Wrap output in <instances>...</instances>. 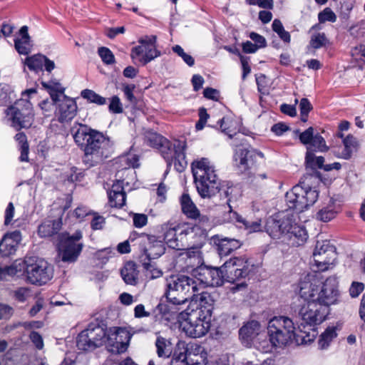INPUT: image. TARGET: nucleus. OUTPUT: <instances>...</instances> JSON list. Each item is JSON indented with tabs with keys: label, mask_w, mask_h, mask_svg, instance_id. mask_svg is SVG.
<instances>
[{
	"label": "nucleus",
	"mask_w": 365,
	"mask_h": 365,
	"mask_svg": "<svg viewBox=\"0 0 365 365\" xmlns=\"http://www.w3.org/2000/svg\"><path fill=\"white\" fill-rule=\"evenodd\" d=\"M58 120L60 123H68L73 120L77 114L78 106L76 98L63 95V99L58 106Z\"/></svg>",
	"instance_id": "dca6fc26"
},
{
	"label": "nucleus",
	"mask_w": 365,
	"mask_h": 365,
	"mask_svg": "<svg viewBox=\"0 0 365 365\" xmlns=\"http://www.w3.org/2000/svg\"><path fill=\"white\" fill-rule=\"evenodd\" d=\"M138 272L133 262H127L120 270V275L125 284L135 285L138 283Z\"/></svg>",
	"instance_id": "c85d7f7f"
},
{
	"label": "nucleus",
	"mask_w": 365,
	"mask_h": 365,
	"mask_svg": "<svg viewBox=\"0 0 365 365\" xmlns=\"http://www.w3.org/2000/svg\"><path fill=\"white\" fill-rule=\"evenodd\" d=\"M171 343L163 336H158L155 341L157 354L160 358L170 359L172 355Z\"/></svg>",
	"instance_id": "f704fd0d"
},
{
	"label": "nucleus",
	"mask_w": 365,
	"mask_h": 365,
	"mask_svg": "<svg viewBox=\"0 0 365 365\" xmlns=\"http://www.w3.org/2000/svg\"><path fill=\"white\" fill-rule=\"evenodd\" d=\"M139 241L140 242L138 260L142 265L150 267V262L165 253V243L154 235L143 236Z\"/></svg>",
	"instance_id": "f8f14e48"
},
{
	"label": "nucleus",
	"mask_w": 365,
	"mask_h": 365,
	"mask_svg": "<svg viewBox=\"0 0 365 365\" xmlns=\"http://www.w3.org/2000/svg\"><path fill=\"white\" fill-rule=\"evenodd\" d=\"M310 170L311 173H307L301 179L299 182H304V184H307L310 190H318L317 186L312 185V180H317L318 182H322L324 183H326L327 180L323 177L322 174L318 170L317 168L310 169Z\"/></svg>",
	"instance_id": "4c0bfd02"
},
{
	"label": "nucleus",
	"mask_w": 365,
	"mask_h": 365,
	"mask_svg": "<svg viewBox=\"0 0 365 365\" xmlns=\"http://www.w3.org/2000/svg\"><path fill=\"white\" fill-rule=\"evenodd\" d=\"M11 92L8 85L0 83V104L4 105L11 99Z\"/></svg>",
	"instance_id": "4d7b16f0"
},
{
	"label": "nucleus",
	"mask_w": 365,
	"mask_h": 365,
	"mask_svg": "<svg viewBox=\"0 0 365 365\" xmlns=\"http://www.w3.org/2000/svg\"><path fill=\"white\" fill-rule=\"evenodd\" d=\"M230 199L227 200L229 207V218L238 229L244 230L247 234L262 232L261 220L249 221L236 211H234L230 205Z\"/></svg>",
	"instance_id": "2eb2a0df"
},
{
	"label": "nucleus",
	"mask_w": 365,
	"mask_h": 365,
	"mask_svg": "<svg viewBox=\"0 0 365 365\" xmlns=\"http://www.w3.org/2000/svg\"><path fill=\"white\" fill-rule=\"evenodd\" d=\"M84 177V175L82 172H81L77 168L73 167L71 169V173L69 175H67L66 180L69 182H81Z\"/></svg>",
	"instance_id": "bf43d9fd"
},
{
	"label": "nucleus",
	"mask_w": 365,
	"mask_h": 365,
	"mask_svg": "<svg viewBox=\"0 0 365 365\" xmlns=\"http://www.w3.org/2000/svg\"><path fill=\"white\" fill-rule=\"evenodd\" d=\"M214 300L206 292L200 294L198 303H190L185 309L178 312V322L187 336L200 338L210 329Z\"/></svg>",
	"instance_id": "423d86ee"
},
{
	"label": "nucleus",
	"mask_w": 365,
	"mask_h": 365,
	"mask_svg": "<svg viewBox=\"0 0 365 365\" xmlns=\"http://www.w3.org/2000/svg\"><path fill=\"white\" fill-rule=\"evenodd\" d=\"M26 280L31 284L42 286L48 282L53 277V269L46 260L37 259L34 263L29 264L24 257V274Z\"/></svg>",
	"instance_id": "9b49d317"
},
{
	"label": "nucleus",
	"mask_w": 365,
	"mask_h": 365,
	"mask_svg": "<svg viewBox=\"0 0 365 365\" xmlns=\"http://www.w3.org/2000/svg\"><path fill=\"white\" fill-rule=\"evenodd\" d=\"M135 88V86L134 84H125L123 89L125 97L132 103H135L137 101L136 97L133 94Z\"/></svg>",
	"instance_id": "e2e57ef3"
},
{
	"label": "nucleus",
	"mask_w": 365,
	"mask_h": 365,
	"mask_svg": "<svg viewBox=\"0 0 365 365\" xmlns=\"http://www.w3.org/2000/svg\"><path fill=\"white\" fill-rule=\"evenodd\" d=\"M297 103L298 100L295 99L294 105L282 103L280 106V111L289 117H295L297 115V109L295 105Z\"/></svg>",
	"instance_id": "680f3d73"
},
{
	"label": "nucleus",
	"mask_w": 365,
	"mask_h": 365,
	"mask_svg": "<svg viewBox=\"0 0 365 365\" xmlns=\"http://www.w3.org/2000/svg\"><path fill=\"white\" fill-rule=\"evenodd\" d=\"M192 172L197 192L201 197H211L217 193L225 198L230 195L231 186L221 182L216 174L215 167L207 158H202L192 162Z\"/></svg>",
	"instance_id": "0eeeda50"
},
{
	"label": "nucleus",
	"mask_w": 365,
	"mask_h": 365,
	"mask_svg": "<svg viewBox=\"0 0 365 365\" xmlns=\"http://www.w3.org/2000/svg\"><path fill=\"white\" fill-rule=\"evenodd\" d=\"M45 61L44 55L41 53H37L32 56L26 57L24 59V66H27L28 68L36 72L43 71V61Z\"/></svg>",
	"instance_id": "58836bf2"
},
{
	"label": "nucleus",
	"mask_w": 365,
	"mask_h": 365,
	"mask_svg": "<svg viewBox=\"0 0 365 365\" xmlns=\"http://www.w3.org/2000/svg\"><path fill=\"white\" fill-rule=\"evenodd\" d=\"M172 50L174 53H175L178 56L181 57L183 61L190 67H192L195 65V59L194 58L185 53L184 49L180 45H175L173 46Z\"/></svg>",
	"instance_id": "de8ad7c7"
},
{
	"label": "nucleus",
	"mask_w": 365,
	"mask_h": 365,
	"mask_svg": "<svg viewBox=\"0 0 365 365\" xmlns=\"http://www.w3.org/2000/svg\"><path fill=\"white\" fill-rule=\"evenodd\" d=\"M337 212L333 206H326L317 212V219L324 222L333 220L336 216Z\"/></svg>",
	"instance_id": "79ce46f5"
},
{
	"label": "nucleus",
	"mask_w": 365,
	"mask_h": 365,
	"mask_svg": "<svg viewBox=\"0 0 365 365\" xmlns=\"http://www.w3.org/2000/svg\"><path fill=\"white\" fill-rule=\"evenodd\" d=\"M180 205L182 213L188 218L196 220L200 216V211L193 203L189 194L183 193L180 197Z\"/></svg>",
	"instance_id": "bb28decb"
},
{
	"label": "nucleus",
	"mask_w": 365,
	"mask_h": 365,
	"mask_svg": "<svg viewBox=\"0 0 365 365\" xmlns=\"http://www.w3.org/2000/svg\"><path fill=\"white\" fill-rule=\"evenodd\" d=\"M249 37L255 42L254 44L258 46V48L267 46V41L263 36L252 31L250 34Z\"/></svg>",
	"instance_id": "69168bd1"
},
{
	"label": "nucleus",
	"mask_w": 365,
	"mask_h": 365,
	"mask_svg": "<svg viewBox=\"0 0 365 365\" xmlns=\"http://www.w3.org/2000/svg\"><path fill=\"white\" fill-rule=\"evenodd\" d=\"M105 223V218L103 216L95 213V216L91 222V227L93 230H102Z\"/></svg>",
	"instance_id": "0e129e2a"
},
{
	"label": "nucleus",
	"mask_w": 365,
	"mask_h": 365,
	"mask_svg": "<svg viewBox=\"0 0 365 365\" xmlns=\"http://www.w3.org/2000/svg\"><path fill=\"white\" fill-rule=\"evenodd\" d=\"M214 242L221 257L229 255L242 245V242L239 240L230 237L219 238L218 236L214 238Z\"/></svg>",
	"instance_id": "5701e85b"
},
{
	"label": "nucleus",
	"mask_w": 365,
	"mask_h": 365,
	"mask_svg": "<svg viewBox=\"0 0 365 365\" xmlns=\"http://www.w3.org/2000/svg\"><path fill=\"white\" fill-rule=\"evenodd\" d=\"M76 346L78 349L81 351H88L96 349L89 336L88 327L78 334L76 337Z\"/></svg>",
	"instance_id": "72a5a7b5"
},
{
	"label": "nucleus",
	"mask_w": 365,
	"mask_h": 365,
	"mask_svg": "<svg viewBox=\"0 0 365 365\" xmlns=\"http://www.w3.org/2000/svg\"><path fill=\"white\" fill-rule=\"evenodd\" d=\"M336 336V327L334 326L328 327L319 336L318 340L319 348L322 350L327 349Z\"/></svg>",
	"instance_id": "473e14b6"
},
{
	"label": "nucleus",
	"mask_w": 365,
	"mask_h": 365,
	"mask_svg": "<svg viewBox=\"0 0 365 365\" xmlns=\"http://www.w3.org/2000/svg\"><path fill=\"white\" fill-rule=\"evenodd\" d=\"M29 338L36 349L41 350L43 348V339L42 336L36 331H31Z\"/></svg>",
	"instance_id": "5fc2aeb1"
},
{
	"label": "nucleus",
	"mask_w": 365,
	"mask_h": 365,
	"mask_svg": "<svg viewBox=\"0 0 365 365\" xmlns=\"http://www.w3.org/2000/svg\"><path fill=\"white\" fill-rule=\"evenodd\" d=\"M314 135L313 127H309L299 135V141L306 146L312 143V140Z\"/></svg>",
	"instance_id": "864d4df0"
},
{
	"label": "nucleus",
	"mask_w": 365,
	"mask_h": 365,
	"mask_svg": "<svg viewBox=\"0 0 365 365\" xmlns=\"http://www.w3.org/2000/svg\"><path fill=\"white\" fill-rule=\"evenodd\" d=\"M256 84L257 86V91L262 96H267L269 94V90L266 85V76L260 74L256 77Z\"/></svg>",
	"instance_id": "603ef678"
},
{
	"label": "nucleus",
	"mask_w": 365,
	"mask_h": 365,
	"mask_svg": "<svg viewBox=\"0 0 365 365\" xmlns=\"http://www.w3.org/2000/svg\"><path fill=\"white\" fill-rule=\"evenodd\" d=\"M139 45L131 48L130 57L133 61L144 54L153 47H156L157 36L155 35H145L138 40Z\"/></svg>",
	"instance_id": "4be33fe9"
},
{
	"label": "nucleus",
	"mask_w": 365,
	"mask_h": 365,
	"mask_svg": "<svg viewBox=\"0 0 365 365\" xmlns=\"http://www.w3.org/2000/svg\"><path fill=\"white\" fill-rule=\"evenodd\" d=\"M329 44V40L324 33H317L312 35L309 41L310 46L314 49L325 47Z\"/></svg>",
	"instance_id": "37998d69"
},
{
	"label": "nucleus",
	"mask_w": 365,
	"mask_h": 365,
	"mask_svg": "<svg viewBox=\"0 0 365 365\" xmlns=\"http://www.w3.org/2000/svg\"><path fill=\"white\" fill-rule=\"evenodd\" d=\"M331 249L329 241H317L313 252L314 256L321 255Z\"/></svg>",
	"instance_id": "13d9d810"
},
{
	"label": "nucleus",
	"mask_w": 365,
	"mask_h": 365,
	"mask_svg": "<svg viewBox=\"0 0 365 365\" xmlns=\"http://www.w3.org/2000/svg\"><path fill=\"white\" fill-rule=\"evenodd\" d=\"M299 315L300 322L295 324L287 316H275L267 324V336L272 347L283 348L291 344H308L318 335V327L306 324L303 319L302 308Z\"/></svg>",
	"instance_id": "7ed1b4c3"
},
{
	"label": "nucleus",
	"mask_w": 365,
	"mask_h": 365,
	"mask_svg": "<svg viewBox=\"0 0 365 365\" xmlns=\"http://www.w3.org/2000/svg\"><path fill=\"white\" fill-rule=\"evenodd\" d=\"M145 140L149 146L157 149L163 158L170 157L174 143L168 138L152 130H149L145 133Z\"/></svg>",
	"instance_id": "4468645a"
},
{
	"label": "nucleus",
	"mask_w": 365,
	"mask_h": 365,
	"mask_svg": "<svg viewBox=\"0 0 365 365\" xmlns=\"http://www.w3.org/2000/svg\"><path fill=\"white\" fill-rule=\"evenodd\" d=\"M21 241V233L19 230L7 233L0 242V253L4 257L15 254Z\"/></svg>",
	"instance_id": "aec40b11"
},
{
	"label": "nucleus",
	"mask_w": 365,
	"mask_h": 365,
	"mask_svg": "<svg viewBox=\"0 0 365 365\" xmlns=\"http://www.w3.org/2000/svg\"><path fill=\"white\" fill-rule=\"evenodd\" d=\"M71 133L76 144L84 152L83 163L91 168L101 163L113 153L110 138L88 125L75 123Z\"/></svg>",
	"instance_id": "39448f33"
},
{
	"label": "nucleus",
	"mask_w": 365,
	"mask_h": 365,
	"mask_svg": "<svg viewBox=\"0 0 365 365\" xmlns=\"http://www.w3.org/2000/svg\"><path fill=\"white\" fill-rule=\"evenodd\" d=\"M130 336L122 327H110L106 338V349L113 354H120L126 351L128 347Z\"/></svg>",
	"instance_id": "ddd939ff"
},
{
	"label": "nucleus",
	"mask_w": 365,
	"mask_h": 365,
	"mask_svg": "<svg viewBox=\"0 0 365 365\" xmlns=\"http://www.w3.org/2000/svg\"><path fill=\"white\" fill-rule=\"evenodd\" d=\"M83 248V244H75L61 240L58 247V253L63 262L74 263L78 260Z\"/></svg>",
	"instance_id": "6ab92c4d"
},
{
	"label": "nucleus",
	"mask_w": 365,
	"mask_h": 365,
	"mask_svg": "<svg viewBox=\"0 0 365 365\" xmlns=\"http://www.w3.org/2000/svg\"><path fill=\"white\" fill-rule=\"evenodd\" d=\"M123 185V180H117L113 183L111 189L107 192L109 201H112L117 196H120V202L114 205L115 208H121L125 204L126 194Z\"/></svg>",
	"instance_id": "a878e982"
},
{
	"label": "nucleus",
	"mask_w": 365,
	"mask_h": 365,
	"mask_svg": "<svg viewBox=\"0 0 365 365\" xmlns=\"http://www.w3.org/2000/svg\"><path fill=\"white\" fill-rule=\"evenodd\" d=\"M235 124V122L230 118L222 117L217 120L215 128H220L221 132L227 135L229 139H232L238 133Z\"/></svg>",
	"instance_id": "7c9ffc66"
},
{
	"label": "nucleus",
	"mask_w": 365,
	"mask_h": 365,
	"mask_svg": "<svg viewBox=\"0 0 365 365\" xmlns=\"http://www.w3.org/2000/svg\"><path fill=\"white\" fill-rule=\"evenodd\" d=\"M108 110L111 113L114 114L123 113V106L118 96H113L110 98Z\"/></svg>",
	"instance_id": "3c124183"
},
{
	"label": "nucleus",
	"mask_w": 365,
	"mask_h": 365,
	"mask_svg": "<svg viewBox=\"0 0 365 365\" xmlns=\"http://www.w3.org/2000/svg\"><path fill=\"white\" fill-rule=\"evenodd\" d=\"M187 344L188 350L187 353L186 359H188V356L195 357L200 355H207V352L202 346L196 343H188Z\"/></svg>",
	"instance_id": "09e8293b"
},
{
	"label": "nucleus",
	"mask_w": 365,
	"mask_h": 365,
	"mask_svg": "<svg viewBox=\"0 0 365 365\" xmlns=\"http://www.w3.org/2000/svg\"><path fill=\"white\" fill-rule=\"evenodd\" d=\"M319 190L311 189L307 184L299 182L285 195V202L287 208L286 212L291 211L294 214H299L313 205L319 197Z\"/></svg>",
	"instance_id": "1a4fd4ad"
},
{
	"label": "nucleus",
	"mask_w": 365,
	"mask_h": 365,
	"mask_svg": "<svg viewBox=\"0 0 365 365\" xmlns=\"http://www.w3.org/2000/svg\"><path fill=\"white\" fill-rule=\"evenodd\" d=\"M308 148H310V150L313 152V153L315 152L325 153L327 152L329 149V146H327L326 144L325 139L319 133L314 134L312 140V143H309L308 146H307V150Z\"/></svg>",
	"instance_id": "ea45409f"
},
{
	"label": "nucleus",
	"mask_w": 365,
	"mask_h": 365,
	"mask_svg": "<svg viewBox=\"0 0 365 365\" xmlns=\"http://www.w3.org/2000/svg\"><path fill=\"white\" fill-rule=\"evenodd\" d=\"M318 20L320 23L326 21L334 23L336 20V16L330 8L327 7L319 13Z\"/></svg>",
	"instance_id": "8fccbe9b"
},
{
	"label": "nucleus",
	"mask_w": 365,
	"mask_h": 365,
	"mask_svg": "<svg viewBox=\"0 0 365 365\" xmlns=\"http://www.w3.org/2000/svg\"><path fill=\"white\" fill-rule=\"evenodd\" d=\"M145 269L146 274L145 276L150 279H157L163 275V272L160 269L155 267V264L150 262V267L142 265Z\"/></svg>",
	"instance_id": "6e6d98bb"
},
{
	"label": "nucleus",
	"mask_w": 365,
	"mask_h": 365,
	"mask_svg": "<svg viewBox=\"0 0 365 365\" xmlns=\"http://www.w3.org/2000/svg\"><path fill=\"white\" fill-rule=\"evenodd\" d=\"M325 159L323 156H315L314 153L308 148L305 154V164L307 169H320L324 167Z\"/></svg>",
	"instance_id": "c9c22d12"
},
{
	"label": "nucleus",
	"mask_w": 365,
	"mask_h": 365,
	"mask_svg": "<svg viewBox=\"0 0 365 365\" xmlns=\"http://www.w3.org/2000/svg\"><path fill=\"white\" fill-rule=\"evenodd\" d=\"M188 344L184 341H178L174 349L173 358L171 360H186L188 350Z\"/></svg>",
	"instance_id": "c03bdc74"
},
{
	"label": "nucleus",
	"mask_w": 365,
	"mask_h": 365,
	"mask_svg": "<svg viewBox=\"0 0 365 365\" xmlns=\"http://www.w3.org/2000/svg\"><path fill=\"white\" fill-rule=\"evenodd\" d=\"M189 365H206L207 364V355H200L197 356H188L186 359Z\"/></svg>",
	"instance_id": "774afa93"
},
{
	"label": "nucleus",
	"mask_w": 365,
	"mask_h": 365,
	"mask_svg": "<svg viewBox=\"0 0 365 365\" xmlns=\"http://www.w3.org/2000/svg\"><path fill=\"white\" fill-rule=\"evenodd\" d=\"M192 267V277L200 284L206 287H220L225 282H230L232 284L230 291L235 294L247 287V281L257 272L258 265L250 259L232 257L220 267L206 265L204 261Z\"/></svg>",
	"instance_id": "f257e3e1"
},
{
	"label": "nucleus",
	"mask_w": 365,
	"mask_h": 365,
	"mask_svg": "<svg viewBox=\"0 0 365 365\" xmlns=\"http://www.w3.org/2000/svg\"><path fill=\"white\" fill-rule=\"evenodd\" d=\"M61 219L46 220L38 227V234L41 237H49L56 235L61 228Z\"/></svg>",
	"instance_id": "393cba45"
},
{
	"label": "nucleus",
	"mask_w": 365,
	"mask_h": 365,
	"mask_svg": "<svg viewBox=\"0 0 365 365\" xmlns=\"http://www.w3.org/2000/svg\"><path fill=\"white\" fill-rule=\"evenodd\" d=\"M185 254L188 260V262H187V268H190V270L192 268V265H195V267H196L199 264L202 263V262L204 261L202 253L200 251V248L190 247L186 250Z\"/></svg>",
	"instance_id": "e433bc0d"
},
{
	"label": "nucleus",
	"mask_w": 365,
	"mask_h": 365,
	"mask_svg": "<svg viewBox=\"0 0 365 365\" xmlns=\"http://www.w3.org/2000/svg\"><path fill=\"white\" fill-rule=\"evenodd\" d=\"M264 230L271 238L286 237L296 247L303 245L309 237L305 227L297 224L294 216L289 213H277L269 217Z\"/></svg>",
	"instance_id": "6e6552de"
},
{
	"label": "nucleus",
	"mask_w": 365,
	"mask_h": 365,
	"mask_svg": "<svg viewBox=\"0 0 365 365\" xmlns=\"http://www.w3.org/2000/svg\"><path fill=\"white\" fill-rule=\"evenodd\" d=\"M342 143L344 145V149L341 151V158L344 160L351 159L353 153L357 152L360 146L357 138L351 134H349L344 138H343Z\"/></svg>",
	"instance_id": "cd10ccee"
},
{
	"label": "nucleus",
	"mask_w": 365,
	"mask_h": 365,
	"mask_svg": "<svg viewBox=\"0 0 365 365\" xmlns=\"http://www.w3.org/2000/svg\"><path fill=\"white\" fill-rule=\"evenodd\" d=\"M263 158L262 152L254 149L250 145L240 146L235 150L233 155L235 165L237 171L247 177H251L254 174L258 159Z\"/></svg>",
	"instance_id": "9d476101"
},
{
	"label": "nucleus",
	"mask_w": 365,
	"mask_h": 365,
	"mask_svg": "<svg viewBox=\"0 0 365 365\" xmlns=\"http://www.w3.org/2000/svg\"><path fill=\"white\" fill-rule=\"evenodd\" d=\"M23 269V261L16 259L12 264L6 267H0V281H7L8 277H13Z\"/></svg>",
	"instance_id": "2f4dec72"
},
{
	"label": "nucleus",
	"mask_w": 365,
	"mask_h": 365,
	"mask_svg": "<svg viewBox=\"0 0 365 365\" xmlns=\"http://www.w3.org/2000/svg\"><path fill=\"white\" fill-rule=\"evenodd\" d=\"M143 236H149V235L142 233L138 234L137 232L133 231L130 234V236L128 237V241L132 243L131 247L134 249L138 250V252L140 251V241L139 240L143 237Z\"/></svg>",
	"instance_id": "052dcab7"
},
{
	"label": "nucleus",
	"mask_w": 365,
	"mask_h": 365,
	"mask_svg": "<svg viewBox=\"0 0 365 365\" xmlns=\"http://www.w3.org/2000/svg\"><path fill=\"white\" fill-rule=\"evenodd\" d=\"M178 235L176 226L167 225L164 229L163 239L162 241L171 249L179 250H181L179 240L177 235Z\"/></svg>",
	"instance_id": "c756f323"
},
{
	"label": "nucleus",
	"mask_w": 365,
	"mask_h": 365,
	"mask_svg": "<svg viewBox=\"0 0 365 365\" xmlns=\"http://www.w3.org/2000/svg\"><path fill=\"white\" fill-rule=\"evenodd\" d=\"M161 56V51H159L156 47H153L151 49H149L142 56H140L136 60L139 61V63L142 66H145L150 61H153L155 58Z\"/></svg>",
	"instance_id": "a18cd8bd"
},
{
	"label": "nucleus",
	"mask_w": 365,
	"mask_h": 365,
	"mask_svg": "<svg viewBox=\"0 0 365 365\" xmlns=\"http://www.w3.org/2000/svg\"><path fill=\"white\" fill-rule=\"evenodd\" d=\"M19 101L16 102L6 110V120L7 123L16 130H20L22 125V113L19 108Z\"/></svg>",
	"instance_id": "b1692460"
},
{
	"label": "nucleus",
	"mask_w": 365,
	"mask_h": 365,
	"mask_svg": "<svg viewBox=\"0 0 365 365\" xmlns=\"http://www.w3.org/2000/svg\"><path fill=\"white\" fill-rule=\"evenodd\" d=\"M98 54L103 63L106 65H111L115 62V56L111 50L107 47L101 46L98 49Z\"/></svg>",
	"instance_id": "49530a36"
},
{
	"label": "nucleus",
	"mask_w": 365,
	"mask_h": 365,
	"mask_svg": "<svg viewBox=\"0 0 365 365\" xmlns=\"http://www.w3.org/2000/svg\"><path fill=\"white\" fill-rule=\"evenodd\" d=\"M198 292L197 284L192 278L184 274H171L165 279V289L153 312L155 317L170 320L180 312V306Z\"/></svg>",
	"instance_id": "20e7f679"
},
{
	"label": "nucleus",
	"mask_w": 365,
	"mask_h": 365,
	"mask_svg": "<svg viewBox=\"0 0 365 365\" xmlns=\"http://www.w3.org/2000/svg\"><path fill=\"white\" fill-rule=\"evenodd\" d=\"M261 329L262 325L257 320L252 319L245 322L239 329V337L242 343L247 347L251 346Z\"/></svg>",
	"instance_id": "f3484780"
},
{
	"label": "nucleus",
	"mask_w": 365,
	"mask_h": 365,
	"mask_svg": "<svg viewBox=\"0 0 365 365\" xmlns=\"http://www.w3.org/2000/svg\"><path fill=\"white\" fill-rule=\"evenodd\" d=\"M173 148L171 150L172 164H174L175 170L177 172L182 173L187 166L185 160L186 142L175 140Z\"/></svg>",
	"instance_id": "412c9836"
},
{
	"label": "nucleus",
	"mask_w": 365,
	"mask_h": 365,
	"mask_svg": "<svg viewBox=\"0 0 365 365\" xmlns=\"http://www.w3.org/2000/svg\"><path fill=\"white\" fill-rule=\"evenodd\" d=\"M81 96L83 98L86 99L88 103H95L98 106H103L106 103V98L88 88L81 91Z\"/></svg>",
	"instance_id": "a19ab883"
},
{
	"label": "nucleus",
	"mask_w": 365,
	"mask_h": 365,
	"mask_svg": "<svg viewBox=\"0 0 365 365\" xmlns=\"http://www.w3.org/2000/svg\"><path fill=\"white\" fill-rule=\"evenodd\" d=\"M300 287L299 294L306 304L302 308L303 319L306 324L318 327L327 319L329 314V306L336 304L339 296V281L336 276L326 279L321 286L309 284Z\"/></svg>",
	"instance_id": "f03ea898"
},
{
	"label": "nucleus",
	"mask_w": 365,
	"mask_h": 365,
	"mask_svg": "<svg viewBox=\"0 0 365 365\" xmlns=\"http://www.w3.org/2000/svg\"><path fill=\"white\" fill-rule=\"evenodd\" d=\"M89 336L93 341L95 348L102 346L106 343L108 331L107 325L103 320L96 319L88 325Z\"/></svg>",
	"instance_id": "a211bd4d"
},
{
	"label": "nucleus",
	"mask_w": 365,
	"mask_h": 365,
	"mask_svg": "<svg viewBox=\"0 0 365 365\" xmlns=\"http://www.w3.org/2000/svg\"><path fill=\"white\" fill-rule=\"evenodd\" d=\"M203 96L206 99L218 101L220 98V91L217 89L207 87L203 91Z\"/></svg>",
	"instance_id": "338daca9"
}]
</instances>
